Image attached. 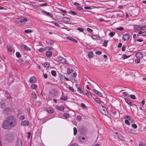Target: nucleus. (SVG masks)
<instances>
[{
    "instance_id": "1",
    "label": "nucleus",
    "mask_w": 146,
    "mask_h": 146,
    "mask_svg": "<svg viewBox=\"0 0 146 146\" xmlns=\"http://www.w3.org/2000/svg\"><path fill=\"white\" fill-rule=\"evenodd\" d=\"M17 124V121L15 118L13 116H10L3 121L1 126L4 129H9L11 127H15Z\"/></svg>"
},
{
    "instance_id": "2",
    "label": "nucleus",
    "mask_w": 146,
    "mask_h": 146,
    "mask_svg": "<svg viewBox=\"0 0 146 146\" xmlns=\"http://www.w3.org/2000/svg\"><path fill=\"white\" fill-rule=\"evenodd\" d=\"M5 141L8 143H11L14 140V134L11 132H9L5 135Z\"/></svg>"
},
{
    "instance_id": "3",
    "label": "nucleus",
    "mask_w": 146,
    "mask_h": 146,
    "mask_svg": "<svg viewBox=\"0 0 146 146\" xmlns=\"http://www.w3.org/2000/svg\"><path fill=\"white\" fill-rule=\"evenodd\" d=\"M99 109L100 112L102 114L106 115L108 114V112L107 109L102 105H100L99 107Z\"/></svg>"
},
{
    "instance_id": "4",
    "label": "nucleus",
    "mask_w": 146,
    "mask_h": 146,
    "mask_svg": "<svg viewBox=\"0 0 146 146\" xmlns=\"http://www.w3.org/2000/svg\"><path fill=\"white\" fill-rule=\"evenodd\" d=\"M27 21V18L21 19L18 18L16 20V22L19 25H23L25 24Z\"/></svg>"
},
{
    "instance_id": "5",
    "label": "nucleus",
    "mask_w": 146,
    "mask_h": 146,
    "mask_svg": "<svg viewBox=\"0 0 146 146\" xmlns=\"http://www.w3.org/2000/svg\"><path fill=\"white\" fill-rule=\"evenodd\" d=\"M57 58L58 60L60 63L63 64H65L67 65L68 64V63L66 61V59L64 57H59Z\"/></svg>"
},
{
    "instance_id": "6",
    "label": "nucleus",
    "mask_w": 146,
    "mask_h": 146,
    "mask_svg": "<svg viewBox=\"0 0 146 146\" xmlns=\"http://www.w3.org/2000/svg\"><path fill=\"white\" fill-rule=\"evenodd\" d=\"M130 36L129 35L127 34H125L122 36V39L123 41H127L129 39Z\"/></svg>"
},
{
    "instance_id": "7",
    "label": "nucleus",
    "mask_w": 146,
    "mask_h": 146,
    "mask_svg": "<svg viewBox=\"0 0 146 146\" xmlns=\"http://www.w3.org/2000/svg\"><path fill=\"white\" fill-rule=\"evenodd\" d=\"M136 58L139 59H142L143 57V54L140 52L137 53L135 54Z\"/></svg>"
},
{
    "instance_id": "8",
    "label": "nucleus",
    "mask_w": 146,
    "mask_h": 146,
    "mask_svg": "<svg viewBox=\"0 0 146 146\" xmlns=\"http://www.w3.org/2000/svg\"><path fill=\"white\" fill-rule=\"evenodd\" d=\"M36 81V77L34 76L31 77L30 79L29 82L31 83H35Z\"/></svg>"
},
{
    "instance_id": "9",
    "label": "nucleus",
    "mask_w": 146,
    "mask_h": 146,
    "mask_svg": "<svg viewBox=\"0 0 146 146\" xmlns=\"http://www.w3.org/2000/svg\"><path fill=\"white\" fill-rule=\"evenodd\" d=\"M74 68L72 66H70L67 69V73L69 74L71 73L74 70Z\"/></svg>"
},
{
    "instance_id": "10",
    "label": "nucleus",
    "mask_w": 146,
    "mask_h": 146,
    "mask_svg": "<svg viewBox=\"0 0 146 146\" xmlns=\"http://www.w3.org/2000/svg\"><path fill=\"white\" fill-rule=\"evenodd\" d=\"M42 12L43 13L45 14L46 16H48L50 17H52L53 15L50 13L47 12L45 11L42 10Z\"/></svg>"
},
{
    "instance_id": "11",
    "label": "nucleus",
    "mask_w": 146,
    "mask_h": 146,
    "mask_svg": "<svg viewBox=\"0 0 146 146\" xmlns=\"http://www.w3.org/2000/svg\"><path fill=\"white\" fill-rule=\"evenodd\" d=\"M70 21V19L68 17H63L62 19V21H59L65 23L66 22H68Z\"/></svg>"
},
{
    "instance_id": "12",
    "label": "nucleus",
    "mask_w": 146,
    "mask_h": 146,
    "mask_svg": "<svg viewBox=\"0 0 146 146\" xmlns=\"http://www.w3.org/2000/svg\"><path fill=\"white\" fill-rule=\"evenodd\" d=\"M21 47L22 48L26 50H31V48L27 46L25 44H23L21 46Z\"/></svg>"
},
{
    "instance_id": "13",
    "label": "nucleus",
    "mask_w": 146,
    "mask_h": 146,
    "mask_svg": "<svg viewBox=\"0 0 146 146\" xmlns=\"http://www.w3.org/2000/svg\"><path fill=\"white\" fill-rule=\"evenodd\" d=\"M46 111L49 113H52L53 112V109L50 107H48L46 108Z\"/></svg>"
},
{
    "instance_id": "14",
    "label": "nucleus",
    "mask_w": 146,
    "mask_h": 146,
    "mask_svg": "<svg viewBox=\"0 0 146 146\" xmlns=\"http://www.w3.org/2000/svg\"><path fill=\"white\" fill-rule=\"evenodd\" d=\"M29 122L27 120H25L22 121L21 124L23 126H26L28 125Z\"/></svg>"
},
{
    "instance_id": "15",
    "label": "nucleus",
    "mask_w": 146,
    "mask_h": 146,
    "mask_svg": "<svg viewBox=\"0 0 146 146\" xmlns=\"http://www.w3.org/2000/svg\"><path fill=\"white\" fill-rule=\"evenodd\" d=\"M22 141L20 139H18L16 143V146H21Z\"/></svg>"
},
{
    "instance_id": "16",
    "label": "nucleus",
    "mask_w": 146,
    "mask_h": 146,
    "mask_svg": "<svg viewBox=\"0 0 146 146\" xmlns=\"http://www.w3.org/2000/svg\"><path fill=\"white\" fill-rule=\"evenodd\" d=\"M125 129L129 132L131 133H133L135 132V130L129 128L128 127H126Z\"/></svg>"
},
{
    "instance_id": "17",
    "label": "nucleus",
    "mask_w": 146,
    "mask_h": 146,
    "mask_svg": "<svg viewBox=\"0 0 146 146\" xmlns=\"http://www.w3.org/2000/svg\"><path fill=\"white\" fill-rule=\"evenodd\" d=\"M140 25H135L134 27V29L136 31H139L140 30L141 28L140 27Z\"/></svg>"
},
{
    "instance_id": "18",
    "label": "nucleus",
    "mask_w": 146,
    "mask_h": 146,
    "mask_svg": "<svg viewBox=\"0 0 146 146\" xmlns=\"http://www.w3.org/2000/svg\"><path fill=\"white\" fill-rule=\"evenodd\" d=\"M52 52L51 51H46V55L47 57H49L51 56L52 55Z\"/></svg>"
},
{
    "instance_id": "19",
    "label": "nucleus",
    "mask_w": 146,
    "mask_h": 146,
    "mask_svg": "<svg viewBox=\"0 0 146 146\" xmlns=\"http://www.w3.org/2000/svg\"><path fill=\"white\" fill-rule=\"evenodd\" d=\"M91 37L93 39L96 40L98 39V36L97 35H92Z\"/></svg>"
},
{
    "instance_id": "20",
    "label": "nucleus",
    "mask_w": 146,
    "mask_h": 146,
    "mask_svg": "<svg viewBox=\"0 0 146 146\" xmlns=\"http://www.w3.org/2000/svg\"><path fill=\"white\" fill-rule=\"evenodd\" d=\"M125 102L129 106H133V105H134L133 104H132L131 102L127 99L125 98Z\"/></svg>"
},
{
    "instance_id": "21",
    "label": "nucleus",
    "mask_w": 146,
    "mask_h": 146,
    "mask_svg": "<svg viewBox=\"0 0 146 146\" xmlns=\"http://www.w3.org/2000/svg\"><path fill=\"white\" fill-rule=\"evenodd\" d=\"M77 88V91L78 92H79L80 94H84V92L83 91L80 87Z\"/></svg>"
},
{
    "instance_id": "22",
    "label": "nucleus",
    "mask_w": 146,
    "mask_h": 146,
    "mask_svg": "<svg viewBox=\"0 0 146 146\" xmlns=\"http://www.w3.org/2000/svg\"><path fill=\"white\" fill-rule=\"evenodd\" d=\"M56 109L59 110L63 111L64 109V107L63 106H59L57 107Z\"/></svg>"
},
{
    "instance_id": "23",
    "label": "nucleus",
    "mask_w": 146,
    "mask_h": 146,
    "mask_svg": "<svg viewBox=\"0 0 146 146\" xmlns=\"http://www.w3.org/2000/svg\"><path fill=\"white\" fill-rule=\"evenodd\" d=\"M81 105L83 108V109H85V110H88V107L86 106L85 104L83 103H82L81 104Z\"/></svg>"
},
{
    "instance_id": "24",
    "label": "nucleus",
    "mask_w": 146,
    "mask_h": 146,
    "mask_svg": "<svg viewBox=\"0 0 146 146\" xmlns=\"http://www.w3.org/2000/svg\"><path fill=\"white\" fill-rule=\"evenodd\" d=\"M140 27L141 28L140 30H145L146 29V25H144L142 26L140 25Z\"/></svg>"
},
{
    "instance_id": "25",
    "label": "nucleus",
    "mask_w": 146,
    "mask_h": 146,
    "mask_svg": "<svg viewBox=\"0 0 146 146\" xmlns=\"http://www.w3.org/2000/svg\"><path fill=\"white\" fill-rule=\"evenodd\" d=\"M45 50H51L52 51L54 49L53 48L49 46H46L45 47Z\"/></svg>"
},
{
    "instance_id": "26",
    "label": "nucleus",
    "mask_w": 146,
    "mask_h": 146,
    "mask_svg": "<svg viewBox=\"0 0 146 146\" xmlns=\"http://www.w3.org/2000/svg\"><path fill=\"white\" fill-rule=\"evenodd\" d=\"M95 100L96 102L97 103L101 104L102 102L98 98H96Z\"/></svg>"
},
{
    "instance_id": "27",
    "label": "nucleus",
    "mask_w": 146,
    "mask_h": 146,
    "mask_svg": "<svg viewBox=\"0 0 146 146\" xmlns=\"http://www.w3.org/2000/svg\"><path fill=\"white\" fill-rule=\"evenodd\" d=\"M7 49L10 52H11L12 51V47L10 45L7 46Z\"/></svg>"
},
{
    "instance_id": "28",
    "label": "nucleus",
    "mask_w": 146,
    "mask_h": 146,
    "mask_svg": "<svg viewBox=\"0 0 146 146\" xmlns=\"http://www.w3.org/2000/svg\"><path fill=\"white\" fill-rule=\"evenodd\" d=\"M115 32L113 31L111 32L109 34V35L111 37H112L115 34Z\"/></svg>"
},
{
    "instance_id": "29",
    "label": "nucleus",
    "mask_w": 146,
    "mask_h": 146,
    "mask_svg": "<svg viewBox=\"0 0 146 146\" xmlns=\"http://www.w3.org/2000/svg\"><path fill=\"white\" fill-rule=\"evenodd\" d=\"M37 87V85L35 84H33L31 85V88L33 89H35Z\"/></svg>"
},
{
    "instance_id": "30",
    "label": "nucleus",
    "mask_w": 146,
    "mask_h": 146,
    "mask_svg": "<svg viewBox=\"0 0 146 146\" xmlns=\"http://www.w3.org/2000/svg\"><path fill=\"white\" fill-rule=\"evenodd\" d=\"M32 97L34 98H36V95L35 92H33L31 95Z\"/></svg>"
},
{
    "instance_id": "31",
    "label": "nucleus",
    "mask_w": 146,
    "mask_h": 146,
    "mask_svg": "<svg viewBox=\"0 0 146 146\" xmlns=\"http://www.w3.org/2000/svg\"><path fill=\"white\" fill-rule=\"evenodd\" d=\"M32 31L31 29H27L25 30L24 32L25 33H31L32 32Z\"/></svg>"
},
{
    "instance_id": "32",
    "label": "nucleus",
    "mask_w": 146,
    "mask_h": 146,
    "mask_svg": "<svg viewBox=\"0 0 146 146\" xmlns=\"http://www.w3.org/2000/svg\"><path fill=\"white\" fill-rule=\"evenodd\" d=\"M88 56L89 58H91L93 56V53L91 52H89L88 54Z\"/></svg>"
},
{
    "instance_id": "33",
    "label": "nucleus",
    "mask_w": 146,
    "mask_h": 146,
    "mask_svg": "<svg viewBox=\"0 0 146 146\" xmlns=\"http://www.w3.org/2000/svg\"><path fill=\"white\" fill-rule=\"evenodd\" d=\"M63 116L66 118H68L70 117L69 114L66 113H64Z\"/></svg>"
},
{
    "instance_id": "34",
    "label": "nucleus",
    "mask_w": 146,
    "mask_h": 146,
    "mask_svg": "<svg viewBox=\"0 0 146 146\" xmlns=\"http://www.w3.org/2000/svg\"><path fill=\"white\" fill-rule=\"evenodd\" d=\"M16 56L17 58H19L21 56L20 53L19 52H17L16 53Z\"/></svg>"
},
{
    "instance_id": "35",
    "label": "nucleus",
    "mask_w": 146,
    "mask_h": 146,
    "mask_svg": "<svg viewBox=\"0 0 146 146\" xmlns=\"http://www.w3.org/2000/svg\"><path fill=\"white\" fill-rule=\"evenodd\" d=\"M108 42V40H105L103 43V46H106L107 45Z\"/></svg>"
},
{
    "instance_id": "36",
    "label": "nucleus",
    "mask_w": 146,
    "mask_h": 146,
    "mask_svg": "<svg viewBox=\"0 0 146 146\" xmlns=\"http://www.w3.org/2000/svg\"><path fill=\"white\" fill-rule=\"evenodd\" d=\"M49 66V64L48 62H45L44 64V66L45 67H48Z\"/></svg>"
},
{
    "instance_id": "37",
    "label": "nucleus",
    "mask_w": 146,
    "mask_h": 146,
    "mask_svg": "<svg viewBox=\"0 0 146 146\" xmlns=\"http://www.w3.org/2000/svg\"><path fill=\"white\" fill-rule=\"evenodd\" d=\"M60 99L63 100H65L67 99V96H63L60 97Z\"/></svg>"
},
{
    "instance_id": "38",
    "label": "nucleus",
    "mask_w": 146,
    "mask_h": 146,
    "mask_svg": "<svg viewBox=\"0 0 146 146\" xmlns=\"http://www.w3.org/2000/svg\"><path fill=\"white\" fill-rule=\"evenodd\" d=\"M76 119L78 121H80L82 119V117L78 115L77 116Z\"/></svg>"
},
{
    "instance_id": "39",
    "label": "nucleus",
    "mask_w": 146,
    "mask_h": 146,
    "mask_svg": "<svg viewBox=\"0 0 146 146\" xmlns=\"http://www.w3.org/2000/svg\"><path fill=\"white\" fill-rule=\"evenodd\" d=\"M51 74L54 76H55L56 74V72L55 71L52 70L51 71Z\"/></svg>"
},
{
    "instance_id": "40",
    "label": "nucleus",
    "mask_w": 146,
    "mask_h": 146,
    "mask_svg": "<svg viewBox=\"0 0 146 146\" xmlns=\"http://www.w3.org/2000/svg\"><path fill=\"white\" fill-rule=\"evenodd\" d=\"M124 119H128V120H130L131 119V117L129 116L126 115L124 117Z\"/></svg>"
},
{
    "instance_id": "41",
    "label": "nucleus",
    "mask_w": 146,
    "mask_h": 146,
    "mask_svg": "<svg viewBox=\"0 0 146 146\" xmlns=\"http://www.w3.org/2000/svg\"><path fill=\"white\" fill-rule=\"evenodd\" d=\"M87 93H86V94L87 95V96L88 98H91L92 97V96L91 94L89 93V92L88 91H87Z\"/></svg>"
},
{
    "instance_id": "42",
    "label": "nucleus",
    "mask_w": 146,
    "mask_h": 146,
    "mask_svg": "<svg viewBox=\"0 0 146 146\" xmlns=\"http://www.w3.org/2000/svg\"><path fill=\"white\" fill-rule=\"evenodd\" d=\"M74 130V135H76L77 133V130L76 127H74L73 128Z\"/></svg>"
},
{
    "instance_id": "43",
    "label": "nucleus",
    "mask_w": 146,
    "mask_h": 146,
    "mask_svg": "<svg viewBox=\"0 0 146 146\" xmlns=\"http://www.w3.org/2000/svg\"><path fill=\"white\" fill-rule=\"evenodd\" d=\"M45 50H46L45 48H40L39 50V51L40 52H43Z\"/></svg>"
},
{
    "instance_id": "44",
    "label": "nucleus",
    "mask_w": 146,
    "mask_h": 146,
    "mask_svg": "<svg viewBox=\"0 0 146 146\" xmlns=\"http://www.w3.org/2000/svg\"><path fill=\"white\" fill-rule=\"evenodd\" d=\"M129 96L133 99H135L136 98L135 96L134 95H130Z\"/></svg>"
},
{
    "instance_id": "45",
    "label": "nucleus",
    "mask_w": 146,
    "mask_h": 146,
    "mask_svg": "<svg viewBox=\"0 0 146 146\" xmlns=\"http://www.w3.org/2000/svg\"><path fill=\"white\" fill-rule=\"evenodd\" d=\"M131 126L134 129H136L137 127V125L135 124H132Z\"/></svg>"
},
{
    "instance_id": "46",
    "label": "nucleus",
    "mask_w": 146,
    "mask_h": 146,
    "mask_svg": "<svg viewBox=\"0 0 146 146\" xmlns=\"http://www.w3.org/2000/svg\"><path fill=\"white\" fill-rule=\"evenodd\" d=\"M125 123H126V124L128 125H130V123L129 122L128 120V119H125Z\"/></svg>"
},
{
    "instance_id": "47",
    "label": "nucleus",
    "mask_w": 146,
    "mask_h": 146,
    "mask_svg": "<svg viewBox=\"0 0 146 146\" xmlns=\"http://www.w3.org/2000/svg\"><path fill=\"white\" fill-rule=\"evenodd\" d=\"M69 13L73 15H76L77 14V13L76 12L71 11H69Z\"/></svg>"
},
{
    "instance_id": "48",
    "label": "nucleus",
    "mask_w": 146,
    "mask_h": 146,
    "mask_svg": "<svg viewBox=\"0 0 146 146\" xmlns=\"http://www.w3.org/2000/svg\"><path fill=\"white\" fill-rule=\"evenodd\" d=\"M122 94L123 96H128V93L127 92H123Z\"/></svg>"
},
{
    "instance_id": "49",
    "label": "nucleus",
    "mask_w": 146,
    "mask_h": 146,
    "mask_svg": "<svg viewBox=\"0 0 146 146\" xmlns=\"http://www.w3.org/2000/svg\"><path fill=\"white\" fill-rule=\"evenodd\" d=\"M77 30L82 32H83L84 31L83 29L80 27H78L77 28Z\"/></svg>"
},
{
    "instance_id": "50",
    "label": "nucleus",
    "mask_w": 146,
    "mask_h": 146,
    "mask_svg": "<svg viewBox=\"0 0 146 146\" xmlns=\"http://www.w3.org/2000/svg\"><path fill=\"white\" fill-rule=\"evenodd\" d=\"M140 59L137 58L135 60V62L137 63H138L140 62Z\"/></svg>"
},
{
    "instance_id": "51",
    "label": "nucleus",
    "mask_w": 146,
    "mask_h": 146,
    "mask_svg": "<svg viewBox=\"0 0 146 146\" xmlns=\"http://www.w3.org/2000/svg\"><path fill=\"white\" fill-rule=\"evenodd\" d=\"M87 30L90 33H92V31H93V30L92 29H91L90 28H87Z\"/></svg>"
},
{
    "instance_id": "52",
    "label": "nucleus",
    "mask_w": 146,
    "mask_h": 146,
    "mask_svg": "<svg viewBox=\"0 0 146 146\" xmlns=\"http://www.w3.org/2000/svg\"><path fill=\"white\" fill-rule=\"evenodd\" d=\"M40 103L39 102L36 101L35 102V104L37 106H38L40 105Z\"/></svg>"
},
{
    "instance_id": "53",
    "label": "nucleus",
    "mask_w": 146,
    "mask_h": 146,
    "mask_svg": "<svg viewBox=\"0 0 146 146\" xmlns=\"http://www.w3.org/2000/svg\"><path fill=\"white\" fill-rule=\"evenodd\" d=\"M66 38L67 39L69 40H70L72 41V40L73 38H72V37H70V36H66Z\"/></svg>"
},
{
    "instance_id": "54",
    "label": "nucleus",
    "mask_w": 146,
    "mask_h": 146,
    "mask_svg": "<svg viewBox=\"0 0 146 146\" xmlns=\"http://www.w3.org/2000/svg\"><path fill=\"white\" fill-rule=\"evenodd\" d=\"M122 58L123 59H125L127 58H128V56L125 54H123V55Z\"/></svg>"
},
{
    "instance_id": "55",
    "label": "nucleus",
    "mask_w": 146,
    "mask_h": 146,
    "mask_svg": "<svg viewBox=\"0 0 146 146\" xmlns=\"http://www.w3.org/2000/svg\"><path fill=\"white\" fill-rule=\"evenodd\" d=\"M27 112L28 115H29L30 113V109L29 108H28L27 109Z\"/></svg>"
},
{
    "instance_id": "56",
    "label": "nucleus",
    "mask_w": 146,
    "mask_h": 146,
    "mask_svg": "<svg viewBox=\"0 0 146 146\" xmlns=\"http://www.w3.org/2000/svg\"><path fill=\"white\" fill-rule=\"evenodd\" d=\"M102 53V52L100 51H96L95 52V54L98 55Z\"/></svg>"
},
{
    "instance_id": "57",
    "label": "nucleus",
    "mask_w": 146,
    "mask_h": 146,
    "mask_svg": "<svg viewBox=\"0 0 146 146\" xmlns=\"http://www.w3.org/2000/svg\"><path fill=\"white\" fill-rule=\"evenodd\" d=\"M49 42L50 44H53L54 43V42L53 40H50Z\"/></svg>"
},
{
    "instance_id": "58",
    "label": "nucleus",
    "mask_w": 146,
    "mask_h": 146,
    "mask_svg": "<svg viewBox=\"0 0 146 146\" xmlns=\"http://www.w3.org/2000/svg\"><path fill=\"white\" fill-rule=\"evenodd\" d=\"M69 89L72 92H74V89L71 86H70L69 87Z\"/></svg>"
},
{
    "instance_id": "59",
    "label": "nucleus",
    "mask_w": 146,
    "mask_h": 146,
    "mask_svg": "<svg viewBox=\"0 0 146 146\" xmlns=\"http://www.w3.org/2000/svg\"><path fill=\"white\" fill-rule=\"evenodd\" d=\"M54 23V25H55L56 26H57V27H60V25H59L58 23Z\"/></svg>"
},
{
    "instance_id": "60",
    "label": "nucleus",
    "mask_w": 146,
    "mask_h": 146,
    "mask_svg": "<svg viewBox=\"0 0 146 146\" xmlns=\"http://www.w3.org/2000/svg\"><path fill=\"white\" fill-rule=\"evenodd\" d=\"M116 29L122 30L123 29V27H121L119 28H118Z\"/></svg>"
},
{
    "instance_id": "61",
    "label": "nucleus",
    "mask_w": 146,
    "mask_h": 146,
    "mask_svg": "<svg viewBox=\"0 0 146 146\" xmlns=\"http://www.w3.org/2000/svg\"><path fill=\"white\" fill-rule=\"evenodd\" d=\"M125 47L124 46H123L121 48L122 50L123 51H124L125 50Z\"/></svg>"
},
{
    "instance_id": "62",
    "label": "nucleus",
    "mask_w": 146,
    "mask_h": 146,
    "mask_svg": "<svg viewBox=\"0 0 146 146\" xmlns=\"http://www.w3.org/2000/svg\"><path fill=\"white\" fill-rule=\"evenodd\" d=\"M84 8L85 9H91V8L90 7L85 6Z\"/></svg>"
},
{
    "instance_id": "63",
    "label": "nucleus",
    "mask_w": 146,
    "mask_h": 146,
    "mask_svg": "<svg viewBox=\"0 0 146 146\" xmlns=\"http://www.w3.org/2000/svg\"><path fill=\"white\" fill-rule=\"evenodd\" d=\"M44 77L45 78H47V75L45 73H43Z\"/></svg>"
},
{
    "instance_id": "64",
    "label": "nucleus",
    "mask_w": 146,
    "mask_h": 146,
    "mask_svg": "<svg viewBox=\"0 0 146 146\" xmlns=\"http://www.w3.org/2000/svg\"><path fill=\"white\" fill-rule=\"evenodd\" d=\"M97 95H98V96H99L100 97H101L102 96V94L98 92V93L97 94Z\"/></svg>"
}]
</instances>
